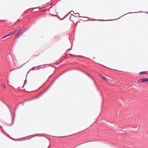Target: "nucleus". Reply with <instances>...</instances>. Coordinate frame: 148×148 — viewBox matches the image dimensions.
Here are the masks:
<instances>
[{
  "mask_svg": "<svg viewBox=\"0 0 148 148\" xmlns=\"http://www.w3.org/2000/svg\"><path fill=\"white\" fill-rule=\"evenodd\" d=\"M138 82L139 83H144V82H147V84L148 85V78H145L143 79L140 78L138 80Z\"/></svg>",
  "mask_w": 148,
  "mask_h": 148,
  "instance_id": "f257e3e1",
  "label": "nucleus"
},
{
  "mask_svg": "<svg viewBox=\"0 0 148 148\" xmlns=\"http://www.w3.org/2000/svg\"><path fill=\"white\" fill-rule=\"evenodd\" d=\"M16 30H15L9 33L6 36V37L9 36L14 34L16 32Z\"/></svg>",
  "mask_w": 148,
  "mask_h": 148,
  "instance_id": "f03ea898",
  "label": "nucleus"
},
{
  "mask_svg": "<svg viewBox=\"0 0 148 148\" xmlns=\"http://www.w3.org/2000/svg\"><path fill=\"white\" fill-rule=\"evenodd\" d=\"M22 34V33L21 32V31H20L19 32H18L16 34L15 36V38H17L19 37Z\"/></svg>",
  "mask_w": 148,
  "mask_h": 148,
  "instance_id": "7ed1b4c3",
  "label": "nucleus"
},
{
  "mask_svg": "<svg viewBox=\"0 0 148 148\" xmlns=\"http://www.w3.org/2000/svg\"><path fill=\"white\" fill-rule=\"evenodd\" d=\"M108 65H112V63L110 61H106L105 62Z\"/></svg>",
  "mask_w": 148,
  "mask_h": 148,
  "instance_id": "20e7f679",
  "label": "nucleus"
},
{
  "mask_svg": "<svg viewBox=\"0 0 148 148\" xmlns=\"http://www.w3.org/2000/svg\"><path fill=\"white\" fill-rule=\"evenodd\" d=\"M87 125H85L84 126V129L85 130H87L89 128V127Z\"/></svg>",
  "mask_w": 148,
  "mask_h": 148,
  "instance_id": "39448f33",
  "label": "nucleus"
},
{
  "mask_svg": "<svg viewBox=\"0 0 148 148\" xmlns=\"http://www.w3.org/2000/svg\"><path fill=\"white\" fill-rule=\"evenodd\" d=\"M147 74V73L146 71H144V72H142L139 73V74L140 75H141L143 74Z\"/></svg>",
  "mask_w": 148,
  "mask_h": 148,
  "instance_id": "423d86ee",
  "label": "nucleus"
},
{
  "mask_svg": "<svg viewBox=\"0 0 148 148\" xmlns=\"http://www.w3.org/2000/svg\"><path fill=\"white\" fill-rule=\"evenodd\" d=\"M102 78L104 79V80H105L106 81H107L108 82H109V81L108 80V79H106V77H105L104 76H102Z\"/></svg>",
  "mask_w": 148,
  "mask_h": 148,
  "instance_id": "0eeeda50",
  "label": "nucleus"
},
{
  "mask_svg": "<svg viewBox=\"0 0 148 148\" xmlns=\"http://www.w3.org/2000/svg\"><path fill=\"white\" fill-rule=\"evenodd\" d=\"M34 68H35V67H33L32 68H31V69H30L29 70V71H28V73H29V72H30V71L34 70Z\"/></svg>",
  "mask_w": 148,
  "mask_h": 148,
  "instance_id": "6e6552de",
  "label": "nucleus"
},
{
  "mask_svg": "<svg viewBox=\"0 0 148 148\" xmlns=\"http://www.w3.org/2000/svg\"><path fill=\"white\" fill-rule=\"evenodd\" d=\"M1 83L2 85V86L3 87V88L5 89H6V87H5V84H3L2 83V82H1Z\"/></svg>",
  "mask_w": 148,
  "mask_h": 148,
  "instance_id": "1a4fd4ad",
  "label": "nucleus"
},
{
  "mask_svg": "<svg viewBox=\"0 0 148 148\" xmlns=\"http://www.w3.org/2000/svg\"><path fill=\"white\" fill-rule=\"evenodd\" d=\"M74 15H72V16H71L70 18V19L71 20V21H73L72 20V18L74 17Z\"/></svg>",
  "mask_w": 148,
  "mask_h": 148,
  "instance_id": "9d476101",
  "label": "nucleus"
},
{
  "mask_svg": "<svg viewBox=\"0 0 148 148\" xmlns=\"http://www.w3.org/2000/svg\"><path fill=\"white\" fill-rule=\"evenodd\" d=\"M80 23V21H77V23H76V25H77V26H78L79 25V23Z\"/></svg>",
  "mask_w": 148,
  "mask_h": 148,
  "instance_id": "9b49d317",
  "label": "nucleus"
},
{
  "mask_svg": "<svg viewBox=\"0 0 148 148\" xmlns=\"http://www.w3.org/2000/svg\"><path fill=\"white\" fill-rule=\"evenodd\" d=\"M6 37V36H3V37H2L1 38V39H4V38H5Z\"/></svg>",
  "mask_w": 148,
  "mask_h": 148,
  "instance_id": "f8f14e48",
  "label": "nucleus"
}]
</instances>
